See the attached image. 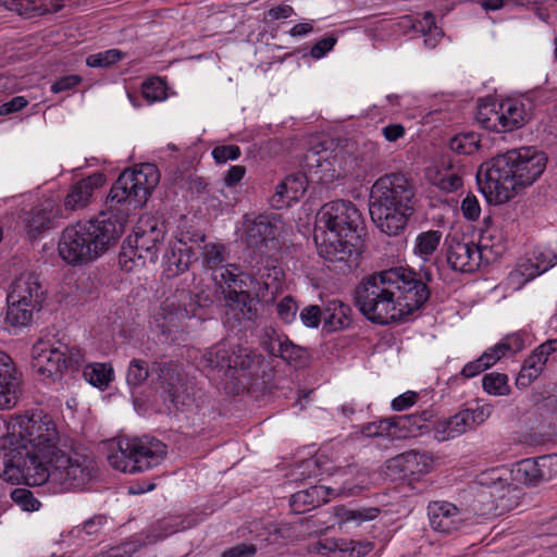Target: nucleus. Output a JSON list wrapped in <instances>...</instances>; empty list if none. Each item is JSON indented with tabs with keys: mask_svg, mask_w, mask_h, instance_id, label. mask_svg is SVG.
Returning a JSON list of instances; mask_svg holds the SVG:
<instances>
[{
	"mask_svg": "<svg viewBox=\"0 0 557 557\" xmlns=\"http://www.w3.org/2000/svg\"><path fill=\"white\" fill-rule=\"evenodd\" d=\"M314 549L318 554L330 557H362L372 549V544L369 542L326 539L317 543Z\"/></svg>",
	"mask_w": 557,
	"mask_h": 557,
	"instance_id": "27",
	"label": "nucleus"
},
{
	"mask_svg": "<svg viewBox=\"0 0 557 557\" xmlns=\"http://www.w3.org/2000/svg\"><path fill=\"white\" fill-rule=\"evenodd\" d=\"M475 120L483 128L498 133L500 123L498 103H481L478 107Z\"/></svg>",
	"mask_w": 557,
	"mask_h": 557,
	"instance_id": "40",
	"label": "nucleus"
},
{
	"mask_svg": "<svg viewBox=\"0 0 557 557\" xmlns=\"http://www.w3.org/2000/svg\"><path fill=\"white\" fill-rule=\"evenodd\" d=\"M333 488H325L324 486H311L310 488L299 491L292 496L293 504L314 505L319 503V496L333 494Z\"/></svg>",
	"mask_w": 557,
	"mask_h": 557,
	"instance_id": "50",
	"label": "nucleus"
},
{
	"mask_svg": "<svg viewBox=\"0 0 557 557\" xmlns=\"http://www.w3.org/2000/svg\"><path fill=\"white\" fill-rule=\"evenodd\" d=\"M507 352L508 347L506 345H502V343L499 342L493 347L486 349L480 357L484 362L485 367L490 369L498 360H500Z\"/></svg>",
	"mask_w": 557,
	"mask_h": 557,
	"instance_id": "58",
	"label": "nucleus"
},
{
	"mask_svg": "<svg viewBox=\"0 0 557 557\" xmlns=\"http://www.w3.org/2000/svg\"><path fill=\"white\" fill-rule=\"evenodd\" d=\"M126 53L119 49H109L87 57L86 64L89 67H108L121 61Z\"/></svg>",
	"mask_w": 557,
	"mask_h": 557,
	"instance_id": "46",
	"label": "nucleus"
},
{
	"mask_svg": "<svg viewBox=\"0 0 557 557\" xmlns=\"http://www.w3.org/2000/svg\"><path fill=\"white\" fill-rule=\"evenodd\" d=\"M388 271L394 283L397 310L401 313V322H405L429 300L431 292L428 285L433 281V274L430 269L416 272L404 267L391 268Z\"/></svg>",
	"mask_w": 557,
	"mask_h": 557,
	"instance_id": "10",
	"label": "nucleus"
},
{
	"mask_svg": "<svg viewBox=\"0 0 557 557\" xmlns=\"http://www.w3.org/2000/svg\"><path fill=\"white\" fill-rule=\"evenodd\" d=\"M237 270L235 265L227 264L219 275L214 276L221 286L223 298L251 296L249 289L257 283V278L252 274L237 272Z\"/></svg>",
	"mask_w": 557,
	"mask_h": 557,
	"instance_id": "25",
	"label": "nucleus"
},
{
	"mask_svg": "<svg viewBox=\"0 0 557 557\" xmlns=\"http://www.w3.org/2000/svg\"><path fill=\"white\" fill-rule=\"evenodd\" d=\"M160 181L154 164L141 163L125 170L112 185L98 216L67 226L60 238L61 258L70 264L94 260L115 245L129 214L144 206Z\"/></svg>",
	"mask_w": 557,
	"mask_h": 557,
	"instance_id": "1",
	"label": "nucleus"
},
{
	"mask_svg": "<svg viewBox=\"0 0 557 557\" xmlns=\"http://www.w3.org/2000/svg\"><path fill=\"white\" fill-rule=\"evenodd\" d=\"M150 372L146 361L133 359L129 362L126 381L131 386L141 385L149 376Z\"/></svg>",
	"mask_w": 557,
	"mask_h": 557,
	"instance_id": "49",
	"label": "nucleus"
},
{
	"mask_svg": "<svg viewBox=\"0 0 557 557\" xmlns=\"http://www.w3.org/2000/svg\"><path fill=\"white\" fill-rule=\"evenodd\" d=\"M12 435L16 441L0 447V478L8 482L18 483L28 468L60 449L57 424L42 412L16 417Z\"/></svg>",
	"mask_w": 557,
	"mask_h": 557,
	"instance_id": "2",
	"label": "nucleus"
},
{
	"mask_svg": "<svg viewBox=\"0 0 557 557\" xmlns=\"http://www.w3.org/2000/svg\"><path fill=\"white\" fill-rule=\"evenodd\" d=\"M60 345L49 348L34 346L33 368L42 377L58 380L66 371V359Z\"/></svg>",
	"mask_w": 557,
	"mask_h": 557,
	"instance_id": "23",
	"label": "nucleus"
},
{
	"mask_svg": "<svg viewBox=\"0 0 557 557\" xmlns=\"http://www.w3.org/2000/svg\"><path fill=\"white\" fill-rule=\"evenodd\" d=\"M431 183L445 193H453L462 186L461 176L451 170L436 171L431 177Z\"/></svg>",
	"mask_w": 557,
	"mask_h": 557,
	"instance_id": "44",
	"label": "nucleus"
},
{
	"mask_svg": "<svg viewBox=\"0 0 557 557\" xmlns=\"http://www.w3.org/2000/svg\"><path fill=\"white\" fill-rule=\"evenodd\" d=\"M152 372L158 375V381L164 391V401L170 403L176 410L189 408L194 398L186 392L178 372L171 363L158 362L153 364Z\"/></svg>",
	"mask_w": 557,
	"mask_h": 557,
	"instance_id": "17",
	"label": "nucleus"
},
{
	"mask_svg": "<svg viewBox=\"0 0 557 557\" xmlns=\"http://www.w3.org/2000/svg\"><path fill=\"white\" fill-rule=\"evenodd\" d=\"M40 309L24 302L8 301L5 321L12 326H26L30 323L34 312Z\"/></svg>",
	"mask_w": 557,
	"mask_h": 557,
	"instance_id": "37",
	"label": "nucleus"
},
{
	"mask_svg": "<svg viewBox=\"0 0 557 557\" xmlns=\"http://www.w3.org/2000/svg\"><path fill=\"white\" fill-rule=\"evenodd\" d=\"M47 289L35 273H23L11 284L8 301L24 302L41 308Z\"/></svg>",
	"mask_w": 557,
	"mask_h": 557,
	"instance_id": "21",
	"label": "nucleus"
},
{
	"mask_svg": "<svg viewBox=\"0 0 557 557\" xmlns=\"http://www.w3.org/2000/svg\"><path fill=\"white\" fill-rule=\"evenodd\" d=\"M308 180L301 172L287 175L277 186L271 197V206L275 209L288 208L297 202L306 193Z\"/></svg>",
	"mask_w": 557,
	"mask_h": 557,
	"instance_id": "24",
	"label": "nucleus"
},
{
	"mask_svg": "<svg viewBox=\"0 0 557 557\" xmlns=\"http://www.w3.org/2000/svg\"><path fill=\"white\" fill-rule=\"evenodd\" d=\"M469 417L470 413L465 409L448 419L440 421L436 424L434 437L438 442H444L466 433L468 429L472 428Z\"/></svg>",
	"mask_w": 557,
	"mask_h": 557,
	"instance_id": "32",
	"label": "nucleus"
},
{
	"mask_svg": "<svg viewBox=\"0 0 557 557\" xmlns=\"http://www.w3.org/2000/svg\"><path fill=\"white\" fill-rule=\"evenodd\" d=\"M507 470L504 468H492L479 473L475 482L488 490L490 496L493 498L496 509L502 511L510 510L516 505L517 488L508 483L506 478Z\"/></svg>",
	"mask_w": 557,
	"mask_h": 557,
	"instance_id": "16",
	"label": "nucleus"
},
{
	"mask_svg": "<svg viewBox=\"0 0 557 557\" xmlns=\"http://www.w3.org/2000/svg\"><path fill=\"white\" fill-rule=\"evenodd\" d=\"M355 302L359 311L373 323L386 325L401 322L388 270L363 277L356 287Z\"/></svg>",
	"mask_w": 557,
	"mask_h": 557,
	"instance_id": "7",
	"label": "nucleus"
},
{
	"mask_svg": "<svg viewBox=\"0 0 557 557\" xmlns=\"http://www.w3.org/2000/svg\"><path fill=\"white\" fill-rule=\"evenodd\" d=\"M257 553V547L253 544L240 543L233 547L225 549L221 557H252Z\"/></svg>",
	"mask_w": 557,
	"mask_h": 557,
	"instance_id": "63",
	"label": "nucleus"
},
{
	"mask_svg": "<svg viewBox=\"0 0 557 557\" xmlns=\"http://www.w3.org/2000/svg\"><path fill=\"white\" fill-rule=\"evenodd\" d=\"M12 499L26 511L39 509L40 503L33 493L26 488H16L12 492Z\"/></svg>",
	"mask_w": 557,
	"mask_h": 557,
	"instance_id": "52",
	"label": "nucleus"
},
{
	"mask_svg": "<svg viewBox=\"0 0 557 557\" xmlns=\"http://www.w3.org/2000/svg\"><path fill=\"white\" fill-rule=\"evenodd\" d=\"M317 223L327 231V242L320 253L331 262L347 261L360 245L364 231L363 220L357 207L348 200L325 203L319 211Z\"/></svg>",
	"mask_w": 557,
	"mask_h": 557,
	"instance_id": "5",
	"label": "nucleus"
},
{
	"mask_svg": "<svg viewBox=\"0 0 557 557\" xmlns=\"http://www.w3.org/2000/svg\"><path fill=\"white\" fill-rule=\"evenodd\" d=\"M428 516L431 528L446 535L459 531L465 524L462 511L449 502L436 500L430 503Z\"/></svg>",
	"mask_w": 557,
	"mask_h": 557,
	"instance_id": "19",
	"label": "nucleus"
},
{
	"mask_svg": "<svg viewBox=\"0 0 557 557\" xmlns=\"http://www.w3.org/2000/svg\"><path fill=\"white\" fill-rule=\"evenodd\" d=\"M546 163L545 153L534 147L499 153L480 165L476 173L479 189L490 203L508 202L543 174Z\"/></svg>",
	"mask_w": 557,
	"mask_h": 557,
	"instance_id": "3",
	"label": "nucleus"
},
{
	"mask_svg": "<svg viewBox=\"0 0 557 557\" xmlns=\"http://www.w3.org/2000/svg\"><path fill=\"white\" fill-rule=\"evenodd\" d=\"M395 461L403 466V471L421 475L432 471L434 459L429 453L409 450L399 455Z\"/></svg>",
	"mask_w": 557,
	"mask_h": 557,
	"instance_id": "33",
	"label": "nucleus"
},
{
	"mask_svg": "<svg viewBox=\"0 0 557 557\" xmlns=\"http://www.w3.org/2000/svg\"><path fill=\"white\" fill-rule=\"evenodd\" d=\"M286 337V335L278 333L275 329L267 327L264 329L261 344L267 352L275 357L280 348V343H283V338Z\"/></svg>",
	"mask_w": 557,
	"mask_h": 557,
	"instance_id": "53",
	"label": "nucleus"
},
{
	"mask_svg": "<svg viewBox=\"0 0 557 557\" xmlns=\"http://www.w3.org/2000/svg\"><path fill=\"white\" fill-rule=\"evenodd\" d=\"M164 259V271L168 277H175L189 269L190 264L197 260V255L193 247L180 240L165 253Z\"/></svg>",
	"mask_w": 557,
	"mask_h": 557,
	"instance_id": "29",
	"label": "nucleus"
},
{
	"mask_svg": "<svg viewBox=\"0 0 557 557\" xmlns=\"http://www.w3.org/2000/svg\"><path fill=\"white\" fill-rule=\"evenodd\" d=\"M361 433L368 437H388L391 440H395L397 437L394 417H388L379 421L367 423L361 426Z\"/></svg>",
	"mask_w": 557,
	"mask_h": 557,
	"instance_id": "41",
	"label": "nucleus"
},
{
	"mask_svg": "<svg viewBox=\"0 0 557 557\" xmlns=\"http://www.w3.org/2000/svg\"><path fill=\"white\" fill-rule=\"evenodd\" d=\"M263 361V356L249 347L221 341L202 352L199 367L205 371L234 379L237 375H257V368Z\"/></svg>",
	"mask_w": 557,
	"mask_h": 557,
	"instance_id": "8",
	"label": "nucleus"
},
{
	"mask_svg": "<svg viewBox=\"0 0 557 557\" xmlns=\"http://www.w3.org/2000/svg\"><path fill=\"white\" fill-rule=\"evenodd\" d=\"M106 183L102 173H94L74 183L64 197L61 209L65 218L75 211L83 210L91 202L94 193Z\"/></svg>",
	"mask_w": 557,
	"mask_h": 557,
	"instance_id": "18",
	"label": "nucleus"
},
{
	"mask_svg": "<svg viewBox=\"0 0 557 557\" xmlns=\"http://www.w3.org/2000/svg\"><path fill=\"white\" fill-rule=\"evenodd\" d=\"M82 77L79 75H66L58 78L52 85H51V91L53 94H59L62 91L71 90L78 84H81Z\"/></svg>",
	"mask_w": 557,
	"mask_h": 557,
	"instance_id": "62",
	"label": "nucleus"
},
{
	"mask_svg": "<svg viewBox=\"0 0 557 557\" xmlns=\"http://www.w3.org/2000/svg\"><path fill=\"white\" fill-rule=\"evenodd\" d=\"M302 324L307 327H318L323 319V311L319 306L310 305L305 307L299 314Z\"/></svg>",
	"mask_w": 557,
	"mask_h": 557,
	"instance_id": "56",
	"label": "nucleus"
},
{
	"mask_svg": "<svg viewBox=\"0 0 557 557\" xmlns=\"http://www.w3.org/2000/svg\"><path fill=\"white\" fill-rule=\"evenodd\" d=\"M416 187L403 173L375 181L370 191L369 212L377 228L388 236L403 233L416 211Z\"/></svg>",
	"mask_w": 557,
	"mask_h": 557,
	"instance_id": "4",
	"label": "nucleus"
},
{
	"mask_svg": "<svg viewBox=\"0 0 557 557\" xmlns=\"http://www.w3.org/2000/svg\"><path fill=\"white\" fill-rule=\"evenodd\" d=\"M185 529L184 520L181 517L164 518L151 527L145 539L136 536L129 542H136V544L139 545V549L145 545L157 543L158 541Z\"/></svg>",
	"mask_w": 557,
	"mask_h": 557,
	"instance_id": "31",
	"label": "nucleus"
},
{
	"mask_svg": "<svg viewBox=\"0 0 557 557\" xmlns=\"http://www.w3.org/2000/svg\"><path fill=\"white\" fill-rule=\"evenodd\" d=\"M537 274L543 273L557 263V255L553 250H545L535 256Z\"/></svg>",
	"mask_w": 557,
	"mask_h": 557,
	"instance_id": "64",
	"label": "nucleus"
},
{
	"mask_svg": "<svg viewBox=\"0 0 557 557\" xmlns=\"http://www.w3.org/2000/svg\"><path fill=\"white\" fill-rule=\"evenodd\" d=\"M557 456H542L537 459H523L516 465L512 471L515 480L525 485H536L547 478L548 468Z\"/></svg>",
	"mask_w": 557,
	"mask_h": 557,
	"instance_id": "26",
	"label": "nucleus"
},
{
	"mask_svg": "<svg viewBox=\"0 0 557 557\" xmlns=\"http://www.w3.org/2000/svg\"><path fill=\"white\" fill-rule=\"evenodd\" d=\"M58 219H65L63 210L53 199L48 198L26 212L23 221L28 236L35 238L44 231L52 227Z\"/></svg>",
	"mask_w": 557,
	"mask_h": 557,
	"instance_id": "20",
	"label": "nucleus"
},
{
	"mask_svg": "<svg viewBox=\"0 0 557 557\" xmlns=\"http://www.w3.org/2000/svg\"><path fill=\"white\" fill-rule=\"evenodd\" d=\"M544 367L534 360V357H528L516 379L518 387L529 386L535 379L540 376Z\"/></svg>",
	"mask_w": 557,
	"mask_h": 557,
	"instance_id": "47",
	"label": "nucleus"
},
{
	"mask_svg": "<svg viewBox=\"0 0 557 557\" xmlns=\"http://www.w3.org/2000/svg\"><path fill=\"white\" fill-rule=\"evenodd\" d=\"M412 28L417 32H421L423 35H430L429 38L424 39V45L429 48H434L437 44L435 37L442 36L441 29L435 25L433 14L429 11L423 13L421 20L416 21Z\"/></svg>",
	"mask_w": 557,
	"mask_h": 557,
	"instance_id": "45",
	"label": "nucleus"
},
{
	"mask_svg": "<svg viewBox=\"0 0 557 557\" xmlns=\"http://www.w3.org/2000/svg\"><path fill=\"white\" fill-rule=\"evenodd\" d=\"M419 419L416 413L394 416L396 437L399 440L420 435L423 431Z\"/></svg>",
	"mask_w": 557,
	"mask_h": 557,
	"instance_id": "39",
	"label": "nucleus"
},
{
	"mask_svg": "<svg viewBox=\"0 0 557 557\" xmlns=\"http://www.w3.org/2000/svg\"><path fill=\"white\" fill-rule=\"evenodd\" d=\"M461 212L462 215L469 221H475L479 219L481 207L478 198L474 195L468 194L461 201Z\"/></svg>",
	"mask_w": 557,
	"mask_h": 557,
	"instance_id": "57",
	"label": "nucleus"
},
{
	"mask_svg": "<svg viewBox=\"0 0 557 557\" xmlns=\"http://www.w3.org/2000/svg\"><path fill=\"white\" fill-rule=\"evenodd\" d=\"M483 389L490 395L506 396L510 394L508 376L504 373L491 372L482 379Z\"/></svg>",
	"mask_w": 557,
	"mask_h": 557,
	"instance_id": "43",
	"label": "nucleus"
},
{
	"mask_svg": "<svg viewBox=\"0 0 557 557\" xmlns=\"http://www.w3.org/2000/svg\"><path fill=\"white\" fill-rule=\"evenodd\" d=\"M202 258L206 268L221 273L226 268L223 263L227 261L228 250L224 244L208 243L202 248Z\"/></svg>",
	"mask_w": 557,
	"mask_h": 557,
	"instance_id": "35",
	"label": "nucleus"
},
{
	"mask_svg": "<svg viewBox=\"0 0 557 557\" xmlns=\"http://www.w3.org/2000/svg\"><path fill=\"white\" fill-rule=\"evenodd\" d=\"M493 235H488V239H493ZM487 237L482 235L481 245L478 246L472 242H462L456 237L446 239L445 242V255L446 261L449 268L455 272L460 273H472L479 267L482 259V250L491 248L496 255L500 253L503 246L498 243H486Z\"/></svg>",
	"mask_w": 557,
	"mask_h": 557,
	"instance_id": "14",
	"label": "nucleus"
},
{
	"mask_svg": "<svg viewBox=\"0 0 557 557\" xmlns=\"http://www.w3.org/2000/svg\"><path fill=\"white\" fill-rule=\"evenodd\" d=\"M336 42L337 38L333 35L322 38L311 47L310 55L315 60L322 59L334 48Z\"/></svg>",
	"mask_w": 557,
	"mask_h": 557,
	"instance_id": "60",
	"label": "nucleus"
},
{
	"mask_svg": "<svg viewBox=\"0 0 557 557\" xmlns=\"http://www.w3.org/2000/svg\"><path fill=\"white\" fill-rule=\"evenodd\" d=\"M166 445L154 437L121 438L111 443L109 463L123 472L150 470L164 459Z\"/></svg>",
	"mask_w": 557,
	"mask_h": 557,
	"instance_id": "9",
	"label": "nucleus"
},
{
	"mask_svg": "<svg viewBox=\"0 0 557 557\" xmlns=\"http://www.w3.org/2000/svg\"><path fill=\"white\" fill-rule=\"evenodd\" d=\"M60 349L63 350L64 357L66 359V370L67 369H76L84 361V352L78 347H70L65 344H59Z\"/></svg>",
	"mask_w": 557,
	"mask_h": 557,
	"instance_id": "61",
	"label": "nucleus"
},
{
	"mask_svg": "<svg viewBox=\"0 0 557 557\" xmlns=\"http://www.w3.org/2000/svg\"><path fill=\"white\" fill-rule=\"evenodd\" d=\"M21 380L12 358L0 350V410L13 408L18 400Z\"/></svg>",
	"mask_w": 557,
	"mask_h": 557,
	"instance_id": "22",
	"label": "nucleus"
},
{
	"mask_svg": "<svg viewBox=\"0 0 557 557\" xmlns=\"http://www.w3.org/2000/svg\"><path fill=\"white\" fill-rule=\"evenodd\" d=\"M92 458L79 453L69 454L61 448L23 475L28 485L49 484L55 493L82 490L92 479Z\"/></svg>",
	"mask_w": 557,
	"mask_h": 557,
	"instance_id": "6",
	"label": "nucleus"
},
{
	"mask_svg": "<svg viewBox=\"0 0 557 557\" xmlns=\"http://www.w3.org/2000/svg\"><path fill=\"white\" fill-rule=\"evenodd\" d=\"M298 306L292 296H285L276 306L278 318L284 323H290L295 320Z\"/></svg>",
	"mask_w": 557,
	"mask_h": 557,
	"instance_id": "54",
	"label": "nucleus"
},
{
	"mask_svg": "<svg viewBox=\"0 0 557 557\" xmlns=\"http://www.w3.org/2000/svg\"><path fill=\"white\" fill-rule=\"evenodd\" d=\"M257 275L262 281V286H260L256 293L257 298H253L252 296L223 298L224 322L228 327L235 329L257 321L259 318V299L265 298V292H268L269 288H277L281 283L283 272L277 267H272L270 269L267 264L262 269H258Z\"/></svg>",
	"mask_w": 557,
	"mask_h": 557,
	"instance_id": "12",
	"label": "nucleus"
},
{
	"mask_svg": "<svg viewBox=\"0 0 557 557\" xmlns=\"http://www.w3.org/2000/svg\"><path fill=\"white\" fill-rule=\"evenodd\" d=\"M352 310L349 305L338 299L329 300L323 309V327L327 332L346 329L351 323Z\"/></svg>",
	"mask_w": 557,
	"mask_h": 557,
	"instance_id": "30",
	"label": "nucleus"
},
{
	"mask_svg": "<svg viewBox=\"0 0 557 557\" xmlns=\"http://www.w3.org/2000/svg\"><path fill=\"white\" fill-rule=\"evenodd\" d=\"M380 513V509L375 507L358 508V509H345L343 512V519L345 521H352L360 524L364 521H371L375 519Z\"/></svg>",
	"mask_w": 557,
	"mask_h": 557,
	"instance_id": "51",
	"label": "nucleus"
},
{
	"mask_svg": "<svg viewBox=\"0 0 557 557\" xmlns=\"http://www.w3.org/2000/svg\"><path fill=\"white\" fill-rule=\"evenodd\" d=\"M498 107L500 122L498 133L521 128L530 119L524 103L517 99H505L498 103Z\"/></svg>",
	"mask_w": 557,
	"mask_h": 557,
	"instance_id": "28",
	"label": "nucleus"
},
{
	"mask_svg": "<svg viewBox=\"0 0 557 557\" xmlns=\"http://www.w3.org/2000/svg\"><path fill=\"white\" fill-rule=\"evenodd\" d=\"M165 230L156 221L137 226L134 236H128L122 245L119 263L122 270L131 272L147 263H156L163 245Z\"/></svg>",
	"mask_w": 557,
	"mask_h": 557,
	"instance_id": "11",
	"label": "nucleus"
},
{
	"mask_svg": "<svg viewBox=\"0 0 557 557\" xmlns=\"http://www.w3.org/2000/svg\"><path fill=\"white\" fill-rule=\"evenodd\" d=\"M442 239V232L437 230H430L420 233L414 243V253L428 261L431 256L436 251Z\"/></svg>",
	"mask_w": 557,
	"mask_h": 557,
	"instance_id": "36",
	"label": "nucleus"
},
{
	"mask_svg": "<svg viewBox=\"0 0 557 557\" xmlns=\"http://www.w3.org/2000/svg\"><path fill=\"white\" fill-rule=\"evenodd\" d=\"M244 242L258 257V263L277 248L276 226L267 214H245L243 219Z\"/></svg>",
	"mask_w": 557,
	"mask_h": 557,
	"instance_id": "15",
	"label": "nucleus"
},
{
	"mask_svg": "<svg viewBox=\"0 0 557 557\" xmlns=\"http://www.w3.org/2000/svg\"><path fill=\"white\" fill-rule=\"evenodd\" d=\"M449 148L458 154H472L480 148L479 135L474 133L458 134L449 140Z\"/></svg>",
	"mask_w": 557,
	"mask_h": 557,
	"instance_id": "42",
	"label": "nucleus"
},
{
	"mask_svg": "<svg viewBox=\"0 0 557 557\" xmlns=\"http://www.w3.org/2000/svg\"><path fill=\"white\" fill-rule=\"evenodd\" d=\"M141 94L149 103H153L166 98V88L160 78H150L143 83Z\"/></svg>",
	"mask_w": 557,
	"mask_h": 557,
	"instance_id": "48",
	"label": "nucleus"
},
{
	"mask_svg": "<svg viewBox=\"0 0 557 557\" xmlns=\"http://www.w3.org/2000/svg\"><path fill=\"white\" fill-rule=\"evenodd\" d=\"M85 380L95 387L103 389L113 379V369L108 363H90L84 368Z\"/></svg>",
	"mask_w": 557,
	"mask_h": 557,
	"instance_id": "34",
	"label": "nucleus"
},
{
	"mask_svg": "<svg viewBox=\"0 0 557 557\" xmlns=\"http://www.w3.org/2000/svg\"><path fill=\"white\" fill-rule=\"evenodd\" d=\"M555 351H557V338L541 344L530 357H534V360L544 367L548 357Z\"/></svg>",
	"mask_w": 557,
	"mask_h": 557,
	"instance_id": "59",
	"label": "nucleus"
},
{
	"mask_svg": "<svg viewBox=\"0 0 557 557\" xmlns=\"http://www.w3.org/2000/svg\"><path fill=\"white\" fill-rule=\"evenodd\" d=\"M275 357H280L295 367H304L308 362L307 349L294 344L288 337L283 338V343H280V348Z\"/></svg>",
	"mask_w": 557,
	"mask_h": 557,
	"instance_id": "38",
	"label": "nucleus"
},
{
	"mask_svg": "<svg viewBox=\"0 0 557 557\" xmlns=\"http://www.w3.org/2000/svg\"><path fill=\"white\" fill-rule=\"evenodd\" d=\"M200 296L183 290L178 296L166 298L156 317L157 326L166 338H177L176 333H183L186 320L196 315V309L201 307Z\"/></svg>",
	"mask_w": 557,
	"mask_h": 557,
	"instance_id": "13",
	"label": "nucleus"
},
{
	"mask_svg": "<svg viewBox=\"0 0 557 557\" xmlns=\"http://www.w3.org/2000/svg\"><path fill=\"white\" fill-rule=\"evenodd\" d=\"M240 153V148L236 145H221L212 150V157L216 163L237 160Z\"/></svg>",
	"mask_w": 557,
	"mask_h": 557,
	"instance_id": "55",
	"label": "nucleus"
}]
</instances>
